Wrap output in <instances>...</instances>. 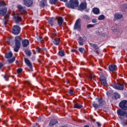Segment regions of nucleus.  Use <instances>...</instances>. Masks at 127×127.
Segmentation results:
<instances>
[{"label": "nucleus", "mask_w": 127, "mask_h": 127, "mask_svg": "<svg viewBox=\"0 0 127 127\" xmlns=\"http://www.w3.org/2000/svg\"><path fill=\"white\" fill-rule=\"evenodd\" d=\"M3 77L4 79H6V77H7L6 74H5Z\"/></svg>", "instance_id": "52"}, {"label": "nucleus", "mask_w": 127, "mask_h": 127, "mask_svg": "<svg viewBox=\"0 0 127 127\" xmlns=\"http://www.w3.org/2000/svg\"><path fill=\"white\" fill-rule=\"evenodd\" d=\"M2 66H3V64L2 63H0V69H1Z\"/></svg>", "instance_id": "51"}, {"label": "nucleus", "mask_w": 127, "mask_h": 127, "mask_svg": "<svg viewBox=\"0 0 127 127\" xmlns=\"http://www.w3.org/2000/svg\"><path fill=\"white\" fill-rule=\"evenodd\" d=\"M22 70H23L22 68H18L17 69V73L18 74L21 73V72H22Z\"/></svg>", "instance_id": "43"}, {"label": "nucleus", "mask_w": 127, "mask_h": 127, "mask_svg": "<svg viewBox=\"0 0 127 127\" xmlns=\"http://www.w3.org/2000/svg\"><path fill=\"white\" fill-rule=\"evenodd\" d=\"M82 108H83V105L79 104L78 103H76L73 106L74 109H82Z\"/></svg>", "instance_id": "29"}, {"label": "nucleus", "mask_w": 127, "mask_h": 127, "mask_svg": "<svg viewBox=\"0 0 127 127\" xmlns=\"http://www.w3.org/2000/svg\"><path fill=\"white\" fill-rule=\"evenodd\" d=\"M26 55L27 56H31V51H30V50H27L26 52Z\"/></svg>", "instance_id": "39"}, {"label": "nucleus", "mask_w": 127, "mask_h": 127, "mask_svg": "<svg viewBox=\"0 0 127 127\" xmlns=\"http://www.w3.org/2000/svg\"><path fill=\"white\" fill-rule=\"evenodd\" d=\"M98 20H104L105 19V15H100L98 18Z\"/></svg>", "instance_id": "34"}, {"label": "nucleus", "mask_w": 127, "mask_h": 127, "mask_svg": "<svg viewBox=\"0 0 127 127\" xmlns=\"http://www.w3.org/2000/svg\"><path fill=\"white\" fill-rule=\"evenodd\" d=\"M47 6V0H41L40 2V7H44Z\"/></svg>", "instance_id": "18"}, {"label": "nucleus", "mask_w": 127, "mask_h": 127, "mask_svg": "<svg viewBox=\"0 0 127 127\" xmlns=\"http://www.w3.org/2000/svg\"><path fill=\"white\" fill-rule=\"evenodd\" d=\"M56 20L54 17L50 18L48 19V23L50 25L53 26L54 25V21Z\"/></svg>", "instance_id": "21"}, {"label": "nucleus", "mask_w": 127, "mask_h": 127, "mask_svg": "<svg viewBox=\"0 0 127 127\" xmlns=\"http://www.w3.org/2000/svg\"><path fill=\"white\" fill-rule=\"evenodd\" d=\"M24 62L25 64H26L28 66L30 69H31V70H32L33 69V67L32 66V64H31V62H30V61H29L28 59L25 58Z\"/></svg>", "instance_id": "14"}, {"label": "nucleus", "mask_w": 127, "mask_h": 127, "mask_svg": "<svg viewBox=\"0 0 127 127\" xmlns=\"http://www.w3.org/2000/svg\"><path fill=\"white\" fill-rule=\"evenodd\" d=\"M52 37L54 38V37H56L57 36V32L56 30L54 29L51 31Z\"/></svg>", "instance_id": "28"}, {"label": "nucleus", "mask_w": 127, "mask_h": 127, "mask_svg": "<svg viewBox=\"0 0 127 127\" xmlns=\"http://www.w3.org/2000/svg\"><path fill=\"white\" fill-rule=\"evenodd\" d=\"M14 19L16 23H19L20 21H21V17L19 16V15L18 14H15L14 15Z\"/></svg>", "instance_id": "16"}, {"label": "nucleus", "mask_w": 127, "mask_h": 127, "mask_svg": "<svg viewBox=\"0 0 127 127\" xmlns=\"http://www.w3.org/2000/svg\"><path fill=\"white\" fill-rule=\"evenodd\" d=\"M100 80L101 83V85L104 87H108L109 84L107 82V77L104 76L103 75H100Z\"/></svg>", "instance_id": "6"}, {"label": "nucleus", "mask_w": 127, "mask_h": 127, "mask_svg": "<svg viewBox=\"0 0 127 127\" xmlns=\"http://www.w3.org/2000/svg\"><path fill=\"white\" fill-rule=\"evenodd\" d=\"M14 61H15V57H13L11 59H9L7 60L9 64H11L12 63H13Z\"/></svg>", "instance_id": "33"}, {"label": "nucleus", "mask_w": 127, "mask_h": 127, "mask_svg": "<svg viewBox=\"0 0 127 127\" xmlns=\"http://www.w3.org/2000/svg\"><path fill=\"white\" fill-rule=\"evenodd\" d=\"M12 53H11V52H9V53H6L5 54V58H6V59H9L11 58V57H12Z\"/></svg>", "instance_id": "26"}, {"label": "nucleus", "mask_w": 127, "mask_h": 127, "mask_svg": "<svg viewBox=\"0 0 127 127\" xmlns=\"http://www.w3.org/2000/svg\"><path fill=\"white\" fill-rule=\"evenodd\" d=\"M112 30L113 32H118V31H119V30H118V29H116L114 27H112Z\"/></svg>", "instance_id": "41"}, {"label": "nucleus", "mask_w": 127, "mask_h": 127, "mask_svg": "<svg viewBox=\"0 0 127 127\" xmlns=\"http://www.w3.org/2000/svg\"><path fill=\"white\" fill-rule=\"evenodd\" d=\"M22 45L23 47H27L29 45V41L28 39H24L22 40V38L20 36H17L15 37V47L14 48V51L18 52Z\"/></svg>", "instance_id": "1"}, {"label": "nucleus", "mask_w": 127, "mask_h": 127, "mask_svg": "<svg viewBox=\"0 0 127 127\" xmlns=\"http://www.w3.org/2000/svg\"><path fill=\"white\" fill-rule=\"evenodd\" d=\"M66 84H70V81L67 80V81H66Z\"/></svg>", "instance_id": "54"}, {"label": "nucleus", "mask_w": 127, "mask_h": 127, "mask_svg": "<svg viewBox=\"0 0 127 127\" xmlns=\"http://www.w3.org/2000/svg\"><path fill=\"white\" fill-rule=\"evenodd\" d=\"M74 29H77V30H80L81 29V19H78L74 24Z\"/></svg>", "instance_id": "8"}, {"label": "nucleus", "mask_w": 127, "mask_h": 127, "mask_svg": "<svg viewBox=\"0 0 127 127\" xmlns=\"http://www.w3.org/2000/svg\"><path fill=\"white\" fill-rule=\"evenodd\" d=\"M116 68H117V65L115 64H111L109 66V71H110L111 72H113V71H115V70H116Z\"/></svg>", "instance_id": "24"}, {"label": "nucleus", "mask_w": 127, "mask_h": 127, "mask_svg": "<svg viewBox=\"0 0 127 127\" xmlns=\"http://www.w3.org/2000/svg\"><path fill=\"white\" fill-rule=\"evenodd\" d=\"M92 23H96V22H97V19H93L92 20Z\"/></svg>", "instance_id": "47"}, {"label": "nucleus", "mask_w": 127, "mask_h": 127, "mask_svg": "<svg viewBox=\"0 0 127 127\" xmlns=\"http://www.w3.org/2000/svg\"><path fill=\"white\" fill-rule=\"evenodd\" d=\"M63 22H64V20L63 19V18L62 17H60L58 19V24L61 27H62Z\"/></svg>", "instance_id": "20"}, {"label": "nucleus", "mask_w": 127, "mask_h": 127, "mask_svg": "<svg viewBox=\"0 0 127 127\" xmlns=\"http://www.w3.org/2000/svg\"><path fill=\"white\" fill-rule=\"evenodd\" d=\"M36 38L38 42H41V43H42V42L44 41V39H43V38L42 37L38 36L36 37Z\"/></svg>", "instance_id": "32"}, {"label": "nucleus", "mask_w": 127, "mask_h": 127, "mask_svg": "<svg viewBox=\"0 0 127 127\" xmlns=\"http://www.w3.org/2000/svg\"><path fill=\"white\" fill-rule=\"evenodd\" d=\"M58 121L56 119H52L49 124V127H53V126H55L56 124H58Z\"/></svg>", "instance_id": "17"}, {"label": "nucleus", "mask_w": 127, "mask_h": 127, "mask_svg": "<svg viewBox=\"0 0 127 127\" xmlns=\"http://www.w3.org/2000/svg\"><path fill=\"white\" fill-rule=\"evenodd\" d=\"M87 40V37L84 36L83 37H79L78 38V44L81 46L84 45V43Z\"/></svg>", "instance_id": "12"}, {"label": "nucleus", "mask_w": 127, "mask_h": 127, "mask_svg": "<svg viewBox=\"0 0 127 127\" xmlns=\"http://www.w3.org/2000/svg\"><path fill=\"white\" fill-rule=\"evenodd\" d=\"M114 97L115 100H118V99H120V98H121V95H120V94H119V93L116 92L114 93Z\"/></svg>", "instance_id": "30"}, {"label": "nucleus", "mask_w": 127, "mask_h": 127, "mask_svg": "<svg viewBox=\"0 0 127 127\" xmlns=\"http://www.w3.org/2000/svg\"><path fill=\"white\" fill-rule=\"evenodd\" d=\"M8 20H9V15H5L4 16V19L3 20V22L5 26H6V24H7V21H8Z\"/></svg>", "instance_id": "19"}, {"label": "nucleus", "mask_w": 127, "mask_h": 127, "mask_svg": "<svg viewBox=\"0 0 127 127\" xmlns=\"http://www.w3.org/2000/svg\"><path fill=\"white\" fill-rule=\"evenodd\" d=\"M99 71H103V69H101V68H98V69Z\"/></svg>", "instance_id": "56"}, {"label": "nucleus", "mask_w": 127, "mask_h": 127, "mask_svg": "<svg viewBox=\"0 0 127 127\" xmlns=\"http://www.w3.org/2000/svg\"><path fill=\"white\" fill-rule=\"evenodd\" d=\"M58 56H61V57H63V56H65V52H64V50L60 51L58 53Z\"/></svg>", "instance_id": "31"}, {"label": "nucleus", "mask_w": 127, "mask_h": 127, "mask_svg": "<svg viewBox=\"0 0 127 127\" xmlns=\"http://www.w3.org/2000/svg\"><path fill=\"white\" fill-rule=\"evenodd\" d=\"M88 78H89V79H90V80H93V79H94V78H95V75H94L93 74H90L88 76Z\"/></svg>", "instance_id": "42"}, {"label": "nucleus", "mask_w": 127, "mask_h": 127, "mask_svg": "<svg viewBox=\"0 0 127 127\" xmlns=\"http://www.w3.org/2000/svg\"><path fill=\"white\" fill-rule=\"evenodd\" d=\"M96 100H97V101H94L92 103V107L98 109V108H102L106 105V101L104 100V99L102 98H96Z\"/></svg>", "instance_id": "2"}, {"label": "nucleus", "mask_w": 127, "mask_h": 127, "mask_svg": "<svg viewBox=\"0 0 127 127\" xmlns=\"http://www.w3.org/2000/svg\"><path fill=\"white\" fill-rule=\"evenodd\" d=\"M92 12L94 14H99V13H100V9L97 7H94L92 9Z\"/></svg>", "instance_id": "25"}, {"label": "nucleus", "mask_w": 127, "mask_h": 127, "mask_svg": "<svg viewBox=\"0 0 127 127\" xmlns=\"http://www.w3.org/2000/svg\"><path fill=\"white\" fill-rule=\"evenodd\" d=\"M41 50V49H40V48L37 47L36 51H37V52H38V53H40Z\"/></svg>", "instance_id": "46"}, {"label": "nucleus", "mask_w": 127, "mask_h": 127, "mask_svg": "<svg viewBox=\"0 0 127 127\" xmlns=\"http://www.w3.org/2000/svg\"><path fill=\"white\" fill-rule=\"evenodd\" d=\"M126 112L127 111H125L124 110L120 109L117 110V115L120 117H125Z\"/></svg>", "instance_id": "13"}, {"label": "nucleus", "mask_w": 127, "mask_h": 127, "mask_svg": "<svg viewBox=\"0 0 127 127\" xmlns=\"http://www.w3.org/2000/svg\"><path fill=\"white\" fill-rule=\"evenodd\" d=\"M121 124L124 127H126V126H127V124H126V122H125V121H122V122H121Z\"/></svg>", "instance_id": "44"}, {"label": "nucleus", "mask_w": 127, "mask_h": 127, "mask_svg": "<svg viewBox=\"0 0 127 127\" xmlns=\"http://www.w3.org/2000/svg\"><path fill=\"white\" fill-rule=\"evenodd\" d=\"M17 8L19 9L22 12H25L26 11V8L25 6L23 7L21 5H17Z\"/></svg>", "instance_id": "22"}, {"label": "nucleus", "mask_w": 127, "mask_h": 127, "mask_svg": "<svg viewBox=\"0 0 127 127\" xmlns=\"http://www.w3.org/2000/svg\"><path fill=\"white\" fill-rule=\"evenodd\" d=\"M58 0H50V3L51 4H55Z\"/></svg>", "instance_id": "37"}, {"label": "nucleus", "mask_w": 127, "mask_h": 127, "mask_svg": "<svg viewBox=\"0 0 127 127\" xmlns=\"http://www.w3.org/2000/svg\"><path fill=\"white\" fill-rule=\"evenodd\" d=\"M68 94H69V95H71L72 96L74 95V94H75V91H74V90L72 89H68Z\"/></svg>", "instance_id": "36"}, {"label": "nucleus", "mask_w": 127, "mask_h": 127, "mask_svg": "<svg viewBox=\"0 0 127 127\" xmlns=\"http://www.w3.org/2000/svg\"><path fill=\"white\" fill-rule=\"evenodd\" d=\"M112 87L116 89V90H119L120 91H123L125 89V85L121 83H114L112 85Z\"/></svg>", "instance_id": "7"}, {"label": "nucleus", "mask_w": 127, "mask_h": 127, "mask_svg": "<svg viewBox=\"0 0 127 127\" xmlns=\"http://www.w3.org/2000/svg\"><path fill=\"white\" fill-rule=\"evenodd\" d=\"M24 5L27 7L32 6L33 4V0H23Z\"/></svg>", "instance_id": "11"}, {"label": "nucleus", "mask_w": 127, "mask_h": 127, "mask_svg": "<svg viewBox=\"0 0 127 127\" xmlns=\"http://www.w3.org/2000/svg\"><path fill=\"white\" fill-rule=\"evenodd\" d=\"M16 64H19V61H16Z\"/></svg>", "instance_id": "55"}, {"label": "nucleus", "mask_w": 127, "mask_h": 127, "mask_svg": "<svg viewBox=\"0 0 127 127\" xmlns=\"http://www.w3.org/2000/svg\"><path fill=\"white\" fill-rule=\"evenodd\" d=\"M20 30H21V28L18 25H14L12 28V33L14 35H18L20 33Z\"/></svg>", "instance_id": "4"}, {"label": "nucleus", "mask_w": 127, "mask_h": 127, "mask_svg": "<svg viewBox=\"0 0 127 127\" xmlns=\"http://www.w3.org/2000/svg\"><path fill=\"white\" fill-rule=\"evenodd\" d=\"M92 27H95V24H89L87 25V28H92Z\"/></svg>", "instance_id": "38"}, {"label": "nucleus", "mask_w": 127, "mask_h": 127, "mask_svg": "<svg viewBox=\"0 0 127 127\" xmlns=\"http://www.w3.org/2000/svg\"><path fill=\"white\" fill-rule=\"evenodd\" d=\"M61 1H64V2H67L68 0H60Z\"/></svg>", "instance_id": "50"}, {"label": "nucleus", "mask_w": 127, "mask_h": 127, "mask_svg": "<svg viewBox=\"0 0 127 127\" xmlns=\"http://www.w3.org/2000/svg\"><path fill=\"white\" fill-rule=\"evenodd\" d=\"M65 5L68 8L74 9L75 7L79 6V1L78 0H70L69 3H66Z\"/></svg>", "instance_id": "3"}, {"label": "nucleus", "mask_w": 127, "mask_h": 127, "mask_svg": "<svg viewBox=\"0 0 127 127\" xmlns=\"http://www.w3.org/2000/svg\"><path fill=\"white\" fill-rule=\"evenodd\" d=\"M119 107L123 111H127V100H123L121 101L119 104Z\"/></svg>", "instance_id": "5"}, {"label": "nucleus", "mask_w": 127, "mask_h": 127, "mask_svg": "<svg viewBox=\"0 0 127 127\" xmlns=\"http://www.w3.org/2000/svg\"><path fill=\"white\" fill-rule=\"evenodd\" d=\"M89 45L92 48H94V52H98V51H99V47H98V45L96 44L89 43Z\"/></svg>", "instance_id": "15"}, {"label": "nucleus", "mask_w": 127, "mask_h": 127, "mask_svg": "<svg viewBox=\"0 0 127 127\" xmlns=\"http://www.w3.org/2000/svg\"><path fill=\"white\" fill-rule=\"evenodd\" d=\"M78 50L79 52H80L81 53H83L85 51V49L83 48H79Z\"/></svg>", "instance_id": "40"}, {"label": "nucleus", "mask_w": 127, "mask_h": 127, "mask_svg": "<svg viewBox=\"0 0 127 127\" xmlns=\"http://www.w3.org/2000/svg\"><path fill=\"white\" fill-rule=\"evenodd\" d=\"M85 12H89V9H86L85 10Z\"/></svg>", "instance_id": "53"}, {"label": "nucleus", "mask_w": 127, "mask_h": 127, "mask_svg": "<svg viewBox=\"0 0 127 127\" xmlns=\"http://www.w3.org/2000/svg\"><path fill=\"white\" fill-rule=\"evenodd\" d=\"M53 42L55 45H59V43H60V39H54Z\"/></svg>", "instance_id": "27"}, {"label": "nucleus", "mask_w": 127, "mask_h": 127, "mask_svg": "<svg viewBox=\"0 0 127 127\" xmlns=\"http://www.w3.org/2000/svg\"><path fill=\"white\" fill-rule=\"evenodd\" d=\"M122 17H123L122 14H116L114 16L113 20L114 21H116V20H118V19H120V18H122Z\"/></svg>", "instance_id": "23"}, {"label": "nucleus", "mask_w": 127, "mask_h": 127, "mask_svg": "<svg viewBox=\"0 0 127 127\" xmlns=\"http://www.w3.org/2000/svg\"><path fill=\"white\" fill-rule=\"evenodd\" d=\"M96 124L97 125V127H102V124H101L100 122H96Z\"/></svg>", "instance_id": "45"}, {"label": "nucleus", "mask_w": 127, "mask_h": 127, "mask_svg": "<svg viewBox=\"0 0 127 127\" xmlns=\"http://www.w3.org/2000/svg\"><path fill=\"white\" fill-rule=\"evenodd\" d=\"M3 6H4L3 3L2 2H0V7H3Z\"/></svg>", "instance_id": "48"}, {"label": "nucleus", "mask_w": 127, "mask_h": 127, "mask_svg": "<svg viewBox=\"0 0 127 127\" xmlns=\"http://www.w3.org/2000/svg\"><path fill=\"white\" fill-rule=\"evenodd\" d=\"M120 120H123L124 118L123 117H120Z\"/></svg>", "instance_id": "57"}, {"label": "nucleus", "mask_w": 127, "mask_h": 127, "mask_svg": "<svg viewBox=\"0 0 127 127\" xmlns=\"http://www.w3.org/2000/svg\"><path fill=\"white\" fill-rule=\"evenodd\" d=\"M83 19H85V20H90V17L87 15H84L82 17Z\"/></svg>", "instance_id": "35"}, {"label": "nucleus", "mask_w": 127, "mask_h": 127, "mask_svg": "<svg viewBox=\"0 0 127 127\" xmlns=\"http://www.w3.org/2000/svg\"><path fill=\"white\" fill-rule=\"evenodd\" d=\"M7 11V8L5 6L2 7L0 8V16H4L6 14Z\"/></svg>", "instance_id": "10"}, {"label": "nucleus", "mask_w": 127, "mask_h": 127, "mask_svg": "<svg viewBox=\"0 0 127 127\" xmlns=\"http://www.w3.org/2000/svg\"><path fill=\"white\" fill-rule=\"evenodd\" d=\"M71 52L75 53L77 52V51H76V50H75V49H72V50H71Z\"/></svg>", "instance_id": "49"}, {"label": "nucleus", "mask_w": 127, "mask_h": 127, "mask_svg": "<svg viewBox=\"0 0 127 127\" xmlns=\"http://www.w3.org/2000/svg\"><path fill=\"white\" fill-rule=\"evenodd\" d=\"M87 8V2H82L79 6L78 7V10L82 11V10H84V9H86Z\"/></svg>", "instance_id": "9"}]
</instances>
